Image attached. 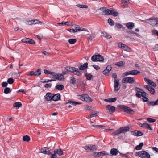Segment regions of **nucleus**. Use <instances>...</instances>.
Wrapping results in <instances>:
<instances>
[{
	"label": "nucleus",
	"instance_id": "obj_5",
	"mask_svg": "<svg viewBox=\"0 0 158 158\" xmlns=\"http://www.w3.org/2000/svg\"><path fill=\"white\" fill-rule=\"evenodd\" d=\"M158 18H150L149 19H146L145 21L153 26H157Z\"/></svg>",
	"mask_w": 158,
	"mask_h": 158
},
{
	"label": "nucleus",
	"instance_id": "obj_9",
	"mask_svg": "<svg viewBox=\"0 0 158 158\" xmlns=\"http://www.w3.org/2000/svg\"><path fill=\"white\" fill-rule=\"evenodd\" d=\"M140 72L137 70H134L132 71H129L126 72L123 74L125 76H127L129 75H136L140 73Z\"/></svg>",
	"mask_w": 158,
	"mask_h": 158
},
{
	"label": "nucleus",
	"instance_id": "obj_63",
	"mask_svg": "<svg viewBox=\"0 0 158 158\" xmlns=\"http://www.w3.org/2000/svg\"><path fill=\"white\" fill-rule=\"evenodd\" d=\"M101 152V153L100 154L101 156H103L104 155H109V153L105 152V151H102L101 152Z\"/></svg>",
	"mask_w": 158,
	"mask_h": 158
},
{
	"label": "nucleus",
	"instance_id": "obj_23",
	"mask_svg": "<svg viewBox=\"0 0 158 158\" xmlns=\"http://www.w3.org/2000/svg\"><path fill=\"white\" fill-rule=\"evenodd\" d=\"M117 99V98L115 97L114 98H109L108 99H104V101L109 102H115Z\"/></svg>",
	"mask_w": 158,
	"mask_h": 158
},
{
	"label": "nucleus",
	"instance_id": "obj_28",
	"mask_svg": "<svg viewBox=\"0 0 158 158\" xmlns=\"http://www.w3.org/2000/svg\"><path fill=\"white\" fill-rule=\"evenodd\" d=\"M68 103H70L74 106L76 105V104H80L79 102L75 101H72L70 100H68L65 102V104H67Z\"/></svg>",
	"mask_w": 158,
	"mask_h": 158
},
{
	"label": "nucleus",
	"instance_id": "obj_54",
	"mask_svg": "<svg viewBox=\"0 0 158 158\" xmlns=\"http://www.w3.org/2000/svg\"><path fill=\"white\" fill-rule=\"evenodd\" d=\"M7 83L6 82H3L1 84V86L3 87H6L7 86Z\"/></svg>",
	"mask_w": 158,
	"mask_h": 158
},
{
	"label": "nucleus",
	"instance_id": "obj_33",
	"mask_svg": "<svg viewBox=\"0 0 158 158\" xmlns=\"http://www.w3.org/2000/svg\"><path fill=\"white\" fill-rule=\"evenodd\" d=\"M144 125L143 128H146L147 129H149L150 130H153L152 128L151 127L150 125L147 123H144Z\"/></svg>",
	"mask_w": 158,
	"mask_h": 158
},
{
	"label": "nucleus",
	"instance_id": "obj_55",
	"mask_svg": "<svg viewBox=\"0 0 158 158\" xmlns=\"http://www.w3.org/2000/svg\"><path fill=\"white\" fill-rule=\"evenodd\" d=\"M143 145V142L141 143L139 145H137L135 148H142Z\"/></svg>",
	"mask_w": 158,
	"mask_h": 158
},
{
	"label": "nucleus",
	"instance_id": "obj_27",
	"mask_svg": "<svg viewBox=\"0 0 158 158\" xmlns=\"http://www.w3.org/2000/svg\"><path fill=\"white\" fill-rule=\"evenodd\" d=\"M126 26L130 29H132L134 27V23L133 22H128L127 23Z\"/></svg>",
	"mask_w": 158,
	"mask_h": 158
},
{
	"label": "nucleus",
	"instance_id": "obj_40",
	"mask_svg": "<svg viewBox=\"0 0 158 158\" xmlns=\"http://www.w3.org/2000/svg\"><path fill=\"white\" fill-rule=\"evenodd\" d=\"M41 69L40 68H39L38 69H37L35 72V75L36 76H39L41 74Z\"/></svg>",
	"mask_w": 158,
	"mask_h": 158
},
{
	"label": "nucleus",
	"instance_id": "obj_26",
	"mask_svg": "<svg viewBox=\"0 0 158 158\" xmlns=\"http://www.w3.org/2000/svg\"><path fill=\"white\" fill-rule=\"evenodd\" d=\"M74 67L71 66H67L64 68L65 70L69 72L73 73L74 69H75Z\"/></svg>",
	"mask_w": 158,
	"mask_h": 158
},
{
	"label": "nucleus",
	"instance_id": "obj_35",
	"mask_svg": "<svg viewBox=\"0 0 158 158\" xmlns=\"http://www.w3.org/2000/svg\"><path fill=\"white\" fill-rule=\"evenodd\" d=\"M22 105L21 103L20 102H17L13 104V107H15L19 108Z\"/></svg>",
	"mask_w": 158,
	"mask_h": 158
},
{
	"label": "nucleus",
	"instance_id": "obj_59",
	"mask_svg": "<svg viewBox=\"0 0 158 158\" xmlns=\"http://www.w3.org/2000/svg\"><path fill=\"white\" fill-rule=\"evenodd\" d=\"M52 85V84L51 83L46 84L45 85L44 87L47 88H50Z\"/></svg>",
	"mask_w": 158,
	"mask_h": 158
},
{
	"label": "nucleus",
	"instance_id": "obj_62",
	"mask_svg": "<svg viewBox=\"0 0 158 158\" xmlns=\"http://www.w3.org/2000/svg\"><path fill=\"white\" fill-rule=\"evenodd\" d=\"M142 98V99L143 100L144 102H148L149 101V99L146 96L143 97Z\"/></svg>",
	"mask_w": 158,
	"mask_h": 158
},
{
	"label": "nucleus",
	"instance_id": "obj_30",
	"mask_svg": "<svg viewBox=\"0 0 158 158\" xmlns=\"http://www.w3.org/2000/svg\"><path fill=\"white\" fill-rule=\"evenodd\" d=\"M64 88V87L63 85L59 84L56 85L55 89L60 91L63 89Z\"/></svg>",
	"mask_w": 158,
	"mask_h": 158
},
{
	"label": "nucleus",
	"instance_id": "obj_45",
	"mask_svg": "<svg viewBox=\"0 0 158 158\" xmlns=\"http://www.w3.org/2000/svg\"><path fill=\"white\" fill-rule=\"evenodd\" d=\"M76 6L81 8H88V6L87 5H81L80 4H78Z\"/></svg>",
	"mask_w": 158,
	"mask_h": 158
},
{
	"label": "nucleus",
	"instance_id": "obj_24",
	"mask_svg": "<svg viewBox=\"0 0 158 158\" xmlns=\"http://www.w3.org/2000/svg\"><path fill=\"white\" fill-rule=\"evenodd\" d=\"M70 83L73 85H74L76 82V86H78V81H76V79H75L73 76L71 77L70 78Z\"/></svg>",
	"mask_w": 158,
	"mask_h": 158
},
{
	"label": "nucleus",
	"instance_id": "obj_60",
	"mask_svg": "<svg viewBox=\"0 0 158 158\" xmlns=\"http://www.w3.org/2000/svg\"><path fill=\"white\" fill-rule=\"evenodd\" d=\"M91 126L94 127H96L97 128H100V127H104V126H103V125H93V124H92L91 125Z\"/></svg>",
	"mask_w": 158,
	"mask_h": 158
},
{
	"label": "nucleus",
	"instance_id": "obj_31",
	"mask_svg": "<svg viewBox=\"0 0 158 158\" xmlns=\"http://www.w3.org/2000/svg\"><path fill=\"white\" fill-rule=\"evenodd\" d=\"M73 72V73L74 74L76 75L77 76H81L82 74V73H81V72L78 70V69L75 68V69H74Z\"/></svg>",
	"mask_w": 158,
	"mask_h": 158
},
{
	"label": "nucleus",
	"instance_id": "obj_42",
	"mask_svg": "<svg viewBox=\"0 0 158 158\" xmlns=\"http://www.w3.org/2000/svg\"><path fill=\"white\" fill-rule=\"evenodd\" d=\"M56 153L59 156H61L63 154V152L60 149H57L56 150Z\"/></svg>",
	"mask_w": 158,
	"mask_h": 158
},
{
	"label": "nucleus",
	"instance_id": "obj_64",
	"mask_svg": "<svg viewBox=\"0 0 158 158\" xmlns=\"http://www.w3.org/2000/svg\"><path fill=\"white\" fill-rule=\"evenodd\" d=\"M141 95L143 97L146 96L147 95V94L144 91L141 92Z\"/></svg>",
	"mask_w": 158,
	"mask_h": 158
},
{
	"label": "nucleus",
	"instance_id": "obj_46",
	"mask_svg": "<svg viewBox=\"0 0 158 158\" xmlns=\"http://www.w3.org/2000/svg\"><path fill=\"white\" fill-rule=\"evenodd\" d=\"M14 82V80L11 78H8L7 81V83L9 84H12Z\"/></svg>",
	"mask_w": 158,
	"mask_h": 158
},
{
	"label": "nucleus",
	"instance_id": "obj_6",
	"mask_svg": "<svg viewBox=\"0 0 158 158\" xmlns=\"http://www.w3.org/2000/svg\"><path fill=\"white\" fill-rule=\"evenodd\" d=\"M91 60L93 62L100 61L102 62L103 61V56L100 54L93 55L91 57Z\"/></svg>",
	"mask_w": 158,
	"mask_h": 158
},
{
	"label": "nucleus",
	"instance_id": "obj_17",
	"mask_svg": "<svg viewBox=\"0 0 158 158\" xmlns=\"http://www.w3.org/2000/svg\"><path fill=\"white\" fill-rule=\"evenodd\" d=\"M119 85V81L115 79L114 80V87L115 91H118L120 89V87H118Z\"/></svg>",
	"mask_w": 158,
	"mask_h": 158
},
{
	"label": "nucleus",
	"instance_id": "obj_37",
	"mask_svg": "<svg viewBox=\"0 0 158 158\" xmlns=\"http://www.w3.org/2000/svg\"><path fill=\"white\" fill-rule=\"evenodd\" d=\"M11 90L9 87H6L4 90V93L5 94H8L11 92Z\"/></svg>",
	"mask_w": 158,
	"mask_h": 158
},
{
	"label": "nucleus",
	"instance_id": "obj_25",
	"mask_svg": "<svg viewBox=\"0 0 158 158\" xmlns=\"http://www.w3.org/2000/svg\"><path fill=\"white\" fill-rule=\"evenodd\" d=\"M118 152L117 149H111L110 151V154L111 156H116Z\"/></svg>",
	"mask_w": 158,
	"mask_h": 158
},
{
	"label": "nucleus",
	"instance_id": "obj_20",
	"mask_svg": "<svg viewBox=\"0 0 158 158\" xmlns=\"http://www.w3.org/2000/svg\"><path fill=\"white\" fill-rule=\"evenodd\" d=\"M49 149H41L40 152L45 154H47L49 155L51 154V152H50Z\"/></svg>",
	"mask_w": 158,
	"mask_h": 158
},
{
	"label": "nucleus",
	"instance_id": "obj_48",
	"mask_svg": "<svg viewBox=\"0 0 158 158\" xmlns=\"http://www.w3.org/2000/svg\"><path fill=\"white\" fill-rule=\"evenodd\" d=\"M65 74V71L63 72L61 74H60L59 75V76L60 77V78H62L63 79L62 81H64V75Z\"/></svg>",
	"mask_w": 158,
	"mask_h": 158
},
{
	"label": "nucleus",
	"instance_id": "obj_29",
	"mask_svg": "<svg viewBox=\"0 0 158 158\" xmlns=\"http://www.w3.org/2000/svg\"><path fill=\"white\" fill-rule=\"evenodd\" d=\"M147 104L149 106H154L155 105H158L156 102V101H148L147 102Z\"/></svg>",
	"mask_w": 158,
	"mask_h": 158
},
{
	"label": "nucleus",
	"instance_id": "obj_8",
	"mask_svg": "<svg viewBox=\"0 0 158 158\" xmlns=\"http://www.w3.org/2000/svg\"><path fill=\"white\" fill-rule=\"evenodd\" d=\"M135 82L133 78L131 77H125L122 80V82L123 83L133 84Z\"/></svg>",
	"mask_w": 158,
	"mask_h": 158
},
{
	"label": "nucleus",
	"instance_id": "obj_1",
	"mask_svg": "<svg viewBox=\"0 0 158 158\" xmlns=\"http://www.w3.org/2000/svg\"><path fill=\"white\" fill-rule=\"evenodd\" d=\"M98 10H100L102 11L103 13L102 15H110L114 17H116L118 15V13L115 11V10L113 8H107L106 7H103L100 8Z\"/></svg>",
	"mask_w": 158,
	"mask_h": 158
},
{
	"label": "nucleus",
	"instance_id": "obj_12",
	"mask_svg": "<svg viewBox=\"0 0 158 158\" xmlns=\"http://www.w3.org/2000/svg\"><path fill=\"white\" fill-rule=\"evenodd\" d=\"M52 94L50 92L46 93V95L44 96V98L45 101H52Z\"/></svg>",
	"mask_w": 158,
	"mask_h": 158
},
{
	"label": "nucleus",
	"instance_id": "obj_19",
	"mask_svg": "<svg viewBox=\"0 0 158 158\" xmlns=\"http://www.w3.org/2000/svg\"><path fill=\"white\" fill-rule=\"evenodd\" d=\"M135 90L137 91L135 94V96L139 98H140L141 97V95L139 93L141 92V91H142V89L140 88L137 87L135 88Z\"/></svg>",
	"mask_w": 158,
	"mask_h": 158
},
{
	"label": "nucleus",
	"instance_id": "obj_51",
	"mask_svg": "<svg viewBox=\"0 0 158 158\" xmlns=\"http://www.w3.org/2000/svg\"><path fill=\"white\" fill-rule=\"evenodd\" d=\"M72 25L73 26L75 25V26H77V27H75V29L76 32H77L79 31H81V27L78 26V25H74V24H73Z\"/></svg>",
	"mask_w": 158,
	"mask_h": 158
},
{
	"label": "nucleus",
	"instance_id": "obj_22",
	"mask_svg": "<svg viewBox=\"0 0 158 158\" xmlns=\"http://www.w3.org/2000/svg\"><path fill=\"white\" fill-rule=\"evenodd\" d=\"M84 76L89 80H93V76L90 73H88L87 72L84 73Z\"/></svg>",
	"mask_w": 158,
	"mask_h": 158
},
{
	"label": "nucleus",
	"instance_id": "obj_34",
	"mask_svg": "<svg viewBox=\"0 0 158 158\" xmlns=\"http://www.w3.org/2000/svg\"><path fill=\"white\" fill-rule=\"evenodd\" d=\"M23 140L24 141L28 142L30 140V138L28 135H26L23 136Z\"/></svg>",
	"mask_w": 158,
	"mask_h": 158
},
{
	"label": "nucleus",
	"instance_id": "obj_50",
	"mask_svg": "<svg viewBox=\"0 0 158 158\" xmlns=\"http://www.w3.org/2000/svg\"><path fill=\"white\" fill-rule=\"evenodd\" d=\"M147 121L150 123H154L156 121V119L152 118H148L147 119Z\"/></svg>",
	"mask_w": 158,
	"mask_h": 158
},
{
	"label": "nucleus",
	"instance_id": "obj_53",
	"mask_svg": "<svg viewBox=\"0 0 158 158\" xmlns=\"http://www.w3.org/2000/svg\"><path fill=\"white\" fill-rule=\"evenodd\" d=\"M30 40V38H26L25 39H23L21 40V41L23 43H27L28 42V41Z\"/></svg>",
	"mask_w": 158,
	"mask_h": 158
},
{
	"label": "nucleus",
	"instance_id": "obj_49",
	"mask_svg": "<svg viewBox=\"0 0 158 158\" xmlns=\"http://www.w3.org/2000/svg\"><path fill=\"white\" fill-rule=\"evenodd\" d=\"M83 148H97L95 145H90L88 146H85L83 147Z\"/></svg>",
	"mask_w": 158,
	"mask_h": 158
},
{
	"label": "nucleus",
	"instance_id": "obj_47",
	"mask_svg": "<svg viewBox=\"0 0 158 158\" xmlns=\"http://www.w3.org/2000/svg\"><path fill=\"white\" fill-rule=\"evenodd\" d=\"M50 155H51L50 158H56L57 156L56 154V150H54L53 153L52 154L51 153V154Z\"/></svg>",
	"mask_w": 158,
	"mask_h": 158
},
{
	"label": "nucleus",
	"instance_id": "obj_3",
	"mask_svg": "<svg viewBox=\"0 0 158 158\" xmlns=\"http://www.w3.org/2000/svg\"><path fill=\"white\" fill-rule=\"evenodd\" d=\"M118 106L123 110L124 112L130 114H133L135 112L130 107L126 106L124 105L119 104L118 105Z\"/></svg>",
	"mask_w": 158,
	"mask_h": 158
},
{
	"label": "nucleus",
	"instance_id": "obj_61",
	"mask_svg": "<svg viewBox=\"0 0 158 158\" xmlns=\"http://www.w3.org/2000/svg\"><path fill=\"white\" fill-rule=\"evenodd\" d=\"M92 66L93 67L97 70H98L100 69V67L98 65H93Z\"/></svg>",
	"mask_w": 158,
	"mask_h": 158
},
{
	"label": "nucleus",
	"instance_id": "obj_21",
	"mask_svg": "<svg viewBox=\"0 0 158 158\" xmlns=\"http://www.w3.org/2000/svg\"><path fill=\"white\" fill-rule=\"evenodd\" d=\"M88 63L87 62L85 63L80 66L79 67V69L80 70H83L88 68Z\"/></svg>",
	"mask_w": 158,
	"mask_h": 158
},
{
	"label": "nucleus",
	"instance_id": "obj_15",
	"mask_svg": "<svg viewBox=\"0 0 158 158\" xmlns=\"http://www.w3.org/2000/svg\"><path fill=\"white\" fill-rule=\"evenodd\" d=\"M52 101H57L60 99V95L59 93L57 94H52Z\"/></svg>",
	"mask_w": 158,
	"mask_h": 158
},
{
	"label": "nucleus",
	"instance_id": "obj_11",
	"mask_svg": "<svg viewBox=\"0 0 158 158\" xmlns=\"http://www.w3.org/2000/svg\"><path fill=\"white\" fill-rule=\"evenodd\" d=\"M50 75H51L52 77L62 81L63 79L60 78V77L59 76V73L52 72V73Z\"/></svg>",
	"mask_w": 158,
	"mask_h": 158
},
{
	"label": "nucleus",
	"instance_id": "obj_38",
	"mask_svg": "<svg viewBox=\"0 0 158 158\" xmlns=\"http://www.w3.org/2000/svg\"><path fill=\"white\" fill-rule=\"evenodd\" d=\"M125 64V62L123 61H120L117 62L115 64V65H117L118 67H120Z\"/></svg>",
	"mask_w": 158,
	"mask_h": 158
},
{
	"label": "nucleus",
	"instance_id": "obj_58",
	"mask_svg": "<svg viewBox=\"0 0 158 158\" xmlns=\"http://www.w3.org/2000/svg\"><path fill=\"white\" fill-rule=\"evenodd\" d=\"M98 113H99L98 112H97V111L94 112V114H91L90 115V118H91L94 117H95L96 116H97L96 114H98Z\"/></svg>",
	"mask_w": 158,
	"mask_h": 158
},
{
	"label": "nucleus",
	"instance_id": "obj_13",
	"mask_svg": "<svg viewBox=\"0 0 158 158\" xmlns=\"http://www.w3.org/2000/svg\"><path fill=\"white\" fill-rule=\"evenodd\" d=\"M131 135L135 136H139L143 135V133L142 132L137 130L132 131H131Z\"/></svg>",
	"mask_w": 158,
	"mask_h": 158
},
{
	"label": "nucleus",
	"instance_id": "obj_14",
	"mask_svg": "<svg viewBox=\"0 0 158 158\" xmlns=\"http://www.w3.org/2000/svg\"><path fill=\"white\" fill-rule=\"evenodd\" d=\"M144 87L148 91H149V92L152 94H154L155 93V90L152 86L149 85H146Z\"/></svg>",
	"mask_w": 158,
	"mask_h": 158
},
{
	"label": "nucleus",
	"instance_id": "obj_52",
	"mask_svg": "<svg viewBox=\"0 0 158 158\" xmlns=\"http://www.w3.org/2000/svg\"><path fill=\"white\" fill-rule=\"evenodd\" d=\"M27 42H28L27 43L31 44L34 45L35 44V42H34V40L30 39V40L28 41Z\"/></svg>",
	"mask_w": 158,
	"mask_h": 158
},
{
	"label": "nucleus",
	"instance_id": "obj_57",
	"mask_svg": "<svg viewBox=\"0 0 158 158\" xmlns=\"http://www.w3.org/2000/svg\"><path fill=\"white\" fill-rule=\"evenodd\" d=\"M44 72L46 74H51L52 73V72L46 69L44 70Z\"/></svg>",
	"mask_w": 158,
	"mask_h": 158
},
{
	"label": "nucleus",
	"instance_id": "obj_32",
	"mask_svg": "<svg viewBox=\"0 0 158 158\" xmlns=\"http://www.w3.org/2000/svg\"><path fill=\"white\" fill-rule=\"evenodd\" d=\"M29 22L30 23V25H31L32 24H37L38 23H42V22L41 21H38L36 19L31 20V21H30Z\"/></svg>",
	"mask_w": 158,
	"mask_h": 158
},
{
	"label": "nucleus",
	"instance_id": "obj_7",
	"mask_svg": "<svg viewBox=\"0 0 158 158\" xmlns=\"http://www.w3.org/2000/svg\"><path fill=\"white\" fill-rule=\"evenodd\" d=\"M80 99L86 102H90L92 101V99L88 94H82L79 95Z\"/></svg>",
	"mask_w": 158,
	"mask_h": 158
},
{
	"label": "nucleus",
	"instance_id": "obj_10",
	"mask_svg": "<svg viewBox=\"0 0 158 158\" xmlns=\"http://www.w3.org/2000/svg\"><path fill=\"white\" fill-rule=\"evenodd\" d=\"M106 107L108 110L107 112L109 114H112L116 111V108L113 106L108 105Z\"/></svg>",
	"mask_w": 158,
	"mask_h": 158
},
{
	"label": "nucleus",
	"instance_id": "obj_18",
	"mask_svg": "<svg viewBox=\"0 0 158 158\" xmlns=\"http://www.w3.org/2000/svg\"><path fill=\"white\" fill-rule=\"evenodd\" d=\"M120 47L122 48L124 51H126L128 52L131 51V49L130 48L123 44H121V46H120Z\"/></svg>",
	"mask_w": 158,
	"mask_h": 158
},
{
	"label": "nucleus",
	"instance_id": "obj_43",
	"mask_svg": "<svg viewBox=\"0 0 158 158\" xmlns=\"http://www.w3.org/2000/svg\"><path fill=\"white\" fill-rule=\"evenodd\" d=\"M108 23L111 26H113L114 25V21L110 18H109L107 21Z\"/></svg>",
	"mask_w": 158,
	"mask_h": 158
},
{
	"label": "nucleus",
	"instance_id": "obj_36",
	"mask_svg": "<svg viewBox=\"0 0 158 158\" xmlns=\"http://www.w3.org/2000/svg\"><path fill=\"white\" fill-rule=\"evenodd\" d=\"M76 41L77 40L75 39H69L68 40V42L71 44H74Z\"/></svg>",
	"mask_w": 158,
	"mask_h": 158
},
{
	"label": "nucleus",
	"instance_id": "obj_41",
	"mask_svg": "<svg viewBox=\"0 0 158 158\" xmlns=\"http://www.w3.org/2000/svg\"><path fill=\"white\" fill-rule=\"evenodd\" d=\"M58 24L60 25H65L68 26H73V25L72 24H69L68 22H67L63 21L61 23H59Z\"/></svg>",
	"mask_w": 158,
	"mask_h": 158
},
{
	"label": "nucleus",
	"instance_id": "obj_2",
	"mask_svg": "<svg viewBox=\"0 0 158 158\" xmlns=\"http://www.w3.org/2000/svg\"><path fill=\"white\" fill-rule=\"evenodd\" d=\"M130 129V127L128 126L121 127L113 132L112 133V135L113 136H114L118 135L121 133H126L129 131Z\"/></svg>",
	"mask_w": 158,
	"mask_h": 158
},
{
	"label": "nucleus",
	"instance_id": "obj_16",
	"mask_svg": "<svg viewBox=\"0 0 158 158\" xmlns=\"http://www.w3.org/2000/svg\"><path fill=\"white\" fill-rule=\"evenodd\" d=\"M144 79L146 83L148 84L151 85V86H152L153 87H156V84L151 80L147 79L146 78H145Z\"/></svg>",
	"mask_w": 158,
	"mask_h": 158
},
{
	"label": "nucleus",
	"instance_id": "obj_4",
	"mask_svg": "<svg viewBox=\"0 0 158 158\" xmlns=\"http://www.w3.org/2000/svg\"><path fill=\"white\" fill-rule=\"evenodd\" d=\"M136 156L141 158H150L149 154L145 151H139L136 153Z\"/></svg>",
	"mask_w": 158,
	"mask_h": 158
},
{
	"label": "nucleus",
	"instance_id": "obj_44",
	"mask_svg": "<svg viewBox=\"0 0 158 158\" xmlns=\"http://www.w3.org/2000/svg\"><path fill=\"white\" fill-rule=\"evenodd\" d=\"M152 35L154 36H157L158 34V31L156 29L152 30Z\"/></svg>",
	"mask_w": 158,
	"mask_h": 158
},
{
	"label": "nucleus",
	"instance_id": "obj_56",
	"mask_svg": "<svg viewBox=\"0 0 158 158\" xmlns=\"http://www.w3.org/2000/svg\"><path fill=\"white\" fill-rule=\"evenodd\" d=\"M94 37L95 35L94 34H92L88 37V39H89L91 41L94 38Z\"/></svg>",
	"mask_w": 158,
	"mask_h": 158
},
{
	"label": "nucleus",
	"instance_id": "obj_39",
	"mask_svg": "<svg viewBox=\"0 0 158 158\" xmlns=\"http://www.w3.org/2000/svg\"><path fill=\"white\" fill-rule=\"evenodd\" d=\"M46 79H41V80L42 81H41V82L43 83H48L49 82H51L52 81H55L56 80H52V79H51V80H46Z\"/></svg>",
	"mask_w": 158,
	"mask_h": 158
}]
</instances>
